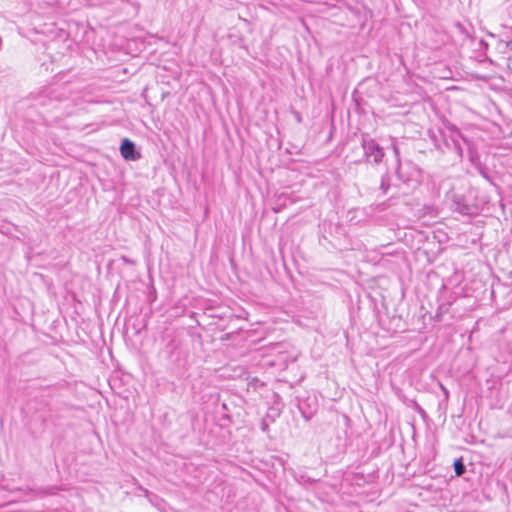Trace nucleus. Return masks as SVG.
<instances>
[{
	"mask_svg": "<svg viewBox=\"0 0 512 512\" xmlns=\"http://www.w3.org/2000/svg\"><path fill=\"white\" fill-rule=\"evenodd\" d=\"M414 408L418 413L425 414L424 409L417 402L414 403Z\"/></svg>",
	"mask_w": 512,
	"mask_h": 512,
	"instance_id": "obj_11",
	"label": "nucleus"
},
{
	"mask_svg": "<svg viewBox=\"0 0 512 512\" xmlns=\"http://www.w3.org/2000/svg\"><path fill=\"white\" fill-rule=\"evenodd\" d=\"M476 169L481 176H483L485 179H488L487 168L483 164L477 166Z\"/></svg>",
	"mask_w": 512,
	"mask_h": 512,
	"instance_id": "obj_9",
	"label": "nucleus"
},
{
	"mask_svg": "<svg viewBox=\"0 0 512 512\" xmlns=\"http://www.w3.org/2000/svg\"><path fill=\"white\" fill-rule=\"evenodd\" d=\"M454 471L457 476H461L465 473L466 468L461 458L454 461Z\"/></svg>",
	"mask_w": 512,
	"mask_h": 512,
	"instance_id": "obj_6",
	"label": "nucleus"
},
{
	"mask_svg": "<svg viewBox=\"0 0 512 512\" xmlns=\"http://www.w3.org/2000/svg\"><path fill=\"white\" fill-rule=\"evenodd\" d=\"M392 150L396 161L395 173L399 180H401L402 182H408L412 180L415 176L420 174V170L415 165H413L412 163H407V166H409L412 171L409 175H406L403 171V167L401 164L399 148L395 143H392Z\"/></svg>",
	"mask_w": 512,
	"mask_h": 512,
	"instance_id": "obj_3",
	"label": "nucleus"
},
{
	"mask_svg": "<svg viewBox=\"0 0 512 512\" xmlns=\"http://www.w3.org/2000/svg\"><path fill=\"white\" fill-rule=\"evenodd\" d=\"M460 139L465 140L460 134L457 136L444 137L443 143L447 152L454 155L453 164L460 162L463 158V149L460 143ZM444 153L445 150H442Z\"/></svg>",
	"mask_w": 512,
	"mask_h": 512,
	"instance_id": "obj_4",
	"label": "nucleus"
},
{
	"mask_svg": "<svg viewBox=\"0 0 512 512\" xmlns=\"http://www.w3.org/2000/svg\"><path fill=\"white\" fill-rule=\"evenodd\" d=\"M120 153L127 161H136L141 158V154L136 150L135 143L128 138L122 140Z\"/></svg>",
	"mask_w": 512,
	"mask_h": 512,
	"instance_id": "obj_5",
	"label": "nucleus"
},
{
	"mask_svg": "<svg viewBox=\"0 0 512 512\" xmlns=\"http://www.w3.org/2000/svg\"><path fill=\"white\" fill-rule=\"evenodd\" d=\"M362 147L368 161L380 164L384 158L383 148L374 139H363Z\"/></svg>",
	"mask_w": 512,
	"mask_h": 512,
	"instance_id": "obj_2",
	"label": "nucleus"
},
{
	"mask_svg": "<svg viewBox=\"0 0 512 512\" xmlns=\"http://www.w3.org/2000/svg\"><path fill=\"white\" fill-rule=\"evenodd\" d=\"M469 161L470 163L476 168L477 166H479L480 164H482L480 162V158H479V155L477 152L475 151H469Z\"/></svg>",
	"mask_w": 512,
	"mask_h": 512,
	"instance_id": "obj_8",
	"label": "nucleus"
},
{
	"mask_svg": "<svg viewBox=\"0 0 512 512\" xmlns=\"http://www.w3.org/2000/svg\"><path fill=\"white\" fill-rule=\"evenodd\" d=\"M56 100H60L61 98L59 97V95H56L55 96Z\"/></svg>",
	"mask_w": 512,
	"mask_h": 512,
	"instance_id": "obj_13",
	"label": "nucleus"
},
{
	"mask_svg": "<svg viewBox=\"0 0 512 512\" xmlns=\"http://www.w3.org/2000/svg\"><path fill=\"white\" fill-rule=\"evenodd\" d=\"M121 260L126 263V264H129V265H135V261L128 258L127 256H122L121 257Z\"/></svg>",
	"mask_w": 512,
	"mask_h": 512,
	"instance_id": "obj_10",
	"label": "nucleus"
},
{
	"mask_svg": "<svg viewBox=\"0 0 512 512\" xmlns=\"http://www.w3.org/2000/svg\"><path fill=\"white\" fill-rule=\"evenodd\" d=\"M390 188V178L388 173H385L381 177V183H380V190L383 192V194H386Z\"/></svg>",
	"mask_w": 512,
	"mask_h": 512,
	"instance_id": "obj_7",
	"label": "nucleus"
},
{
	"mask_svg": "<svg viewBox=\"0 0 512 512\" xmlns=\"http://www.w3.org/2000/svg\"><path fill=\"white\" fill-rule=\"evenodd\" d=\"M261 430L266 432L268 430V424L265 421L261 423Z\"/></svg>",
	"mask_w": 512,
	"mask_h": 512,
	"instance_id": "obj_12",
	"label": "nucleus"
},
{
	"mask_svg": "<svg viewBox=\"0 0 512 512\" xmlns=\"http://www.w3.org/2000/svg\"><path fill=\"white\" fill-rule=\"evenodd\" d=\"M447 199L451 202V210L462 215H471L473 207L468 203L463 194L450 191L446 195Z\"/></svg>",
	"mask_w": 512,
	"mask_h": 512,
	"instance_id": "obj_1",
	"label": "nucleus"
}]
</instances>
